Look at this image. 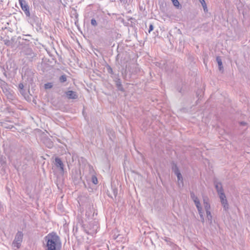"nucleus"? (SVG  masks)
I'll list each match as a JSON object with an SVG mask.
<instances>
[{
	"label": "nucleus",
	"mask_w": 250,
	"mask_h": 250,
	"mask_svg": "<svg viewBox=\"0 0 250 250\" xmlns=\"http://www.w3.org/2000/svg\"><path fill=\"white\" fill-rule=\"evenodd\" d=\"M173 4V5L176 7H179L180 6L179 2L178 0H171Z\"/></svg>",
	"instance_id": "nucleus-12"
},
{
	"label": "nucleus",
	"mask_w": 250,
	"mask_h": 250,
	"mask_svg": "<svg viewBox=\"0 0 250 250\" xmlns=\"http://www.w3.org/2000/svg\"><path fill=\"white\" fill-rule=\"evenodd\" d=\"M45 240L46 242L45 250H60L61 243L59 237L55 232L47 234Z\"/></svg>",
	"instance_id": "nucleus-1"
},
{
	"label": "nucleus",
	"mask_w": 250,
	"mask_h": 250,
	"mask_svg": "<svg viewBox=\"0 0 250 250\" xmlns=\"http://www.w3.org/2000/svg\"><path fill=\"white\" fill-rule=\"evenodd\" d=\"M216 188L219 194V197L221 201L222 205L224 207L226 208H228L227 201L226 198V196L223 192V189L222 185L221 184L218 183L215 185Z\"/></svg>",
	"instance_id": "nucleus-2"
},
{
	"label": "nucleus",
	"mask_w": 250,
	"mask_h": 250,
	"mask_svg": "<svg viewBox=\"0 0 250 250\" xmlns=\"http://www.w3.org/2000/svg\"><path fill=\"white\" fill-rule=\"evenodd\" d=\"M216 60H217V63L218 64V65L219 66L220 69H221V68L222 67V61H221V59L219 57H217L216 59Z\"/></svg>",
	"instance_id": "nucleus-11"
},
{
	"label": "nucleus",
	"mask_w": 250,
	"mask_h": 250,
	"mask_svg": "<svg viewBox=\"0 0 250 250\" xmlns=\"http://www.w3.org/2000/svg\"><path fill=\"white\" fill-rule=\"evenodd\" d=\"M53 85L51 83H48L44 84V88L45 89H50L52 87Z\"/></svg>",
	"instance_id": "nucleus-13"
},
{
	"label": "nucleus",
	"mask_w": 250,
	"mask_h": 250,
	"mask_svg": "<svg viewBox=\"0 0 250 250\" xmlns=\"http://www.w3.org/2000/svg\"><path fill=\"white\" fill-rule=\"evenodd\" d=\"M19 88L22 89L23 88V85L22 83H20L19 85Z\"/></svg>",
	"instance_id": "nucleus-18"
},
{
	"label": "nucleus",
	"mask_w": 250,
	"mask_h": 250,
	"mask_svg": "<svg viewBox=\"0 0 250 250\" xmlns=\"http://www.w3.org/2000/svg\"><path fill=\"white\" fill-rule=\"evenodd\" d=\"M92 182L94 184H98V179H97V177L95 176H92Z\"/></svg>",
	"instance_id": "nucleus-14"
},
{
	"label": "nucleus",
	"mask_w": 250,
	"mask_h": 250,
	"mask_svg": "<svg viewBox=\"0 0 250 250\" xmlns=\"http://www.w3.org/2000/svg\"><path fill=\"white\" fill-rule=\"evenodd\" d=\"M204 204L206 211L207 217L209 220H210L211 219V215L209 210L210 206L208 203L205 201V200H204Z\"/></svg>",
	"instance_id": "nucleus-6"
},
{
	"label": "nucleus",
	"mask_w": 250,
	"mask_h": 250,
	"mask_svg": "<svg viewBox=\"0 0 250 250\" xmlns=\"http://www.w3.org/2000/svg\"><path fill=\"white\" fill-rule=\"evenodd\" d=\"M191 197L193 200V201L196 205V207L198 209V210L199 211V213L200 214V217L202 219V222H204V218H203V213L202 212V208L200 206L199 200H198V198L196 196H195V195H194V194L193 193H191Z\"/></svg>",
	"instance_id": "nucleus-4"
},
{
	"label": "nucleus",
	"mask_w": 250,
	"mask_h": 250,
	"mask_svg": "<svg viewBox=\"0 0 250 250\" xmlns=\"http://www.w3.org/2000/svg\"><path fill=\"white\" fill-rule=\"evenodd\" d=\"M19 3L21 5V8L24 12L25 15L27 16H29L30 12L29 10V7L26 1L24 0H19Z\"/></svg>",
	"instance_id": "nucleus-5"
},
{
	"label": "nucleus",
	"mask_w": 250,
	"mask_h": 250,
	"mask_svg": "<svg viewBox=\"0 0 250 250\" xmlns=\"http://www.w3.org/2000/svg\"><path fill=\"white\" fill-rule=\"evenodd\" d=\"M175 174H176V175L177 176V178H178V180L179 181L182 180V176L180 171H179V170L177 169L176 170H175Z\"/></svg>",
	"instance_id": "nucleus-9"
},
{
	"label": "nucleus",
	"mask_w": 250,
	"mask_h": 250,
	"mask_svg": "<svg viewBox=\"0 0 250 250\" xmlns=\"http://www.w3.org/2000/svg\"><path fill=\"white\" fill-rule=\"evenodd\" d=\"M55 165L57 167H59L62 171H63V164L60 158H56Z\"/></svg>",
	"instance_id": "nucleus-8"
},
{
	"label": "nucleus",
	"mask_w": 250,
	"mask_h": 250,
	"mask_svg": "<svg viewBox=\"0 0 250 250\" xmlns=\"http://www.w3.org/2000/svg\"><path fill=\"white\" fill-rule=\"evenodd\" d=\"M66 94L69 99H75L78 97L76 93L73 91H68L66 92Z\"/></svg>",
	"instance_id": "nucleus-7"
},
{
	"label": "nucleus",
	"mask_w": 250,
	"mask_h": 250,
	"mask_svg": "<svg viewBox=\"0 0 250 250\" xmlns=\"http://www.w3.org/2000/svg\"><path fill=\"white\" fill-rule=\"evenodd\" d=\"M23 234L21 232H18L13 242L12 245L13 247L16 249H19L21 247V243L22 241Z\"/></svg>",
	"instance_id": "nucleus-3"
},
{
	"label": "nucleus",
	"mask_w": 250,
	"mask_h": 250,
	"mask_svg": "<svg viewBox=\"0 0 250 250\" xmlns=\"http://www.w3.org/2000/svg\"><path fill=\"white\" fill-rule=\"evenodd\" d=\"M60 80L61 81V82H64L66 81V77L65 75H62L60 78Z\"/></svg>",
	"instance_id": "nucleus-15"
},
{
	"label": "nucleus",
	"mask_w": 250,
	"mask_h": 250,
	"mask_svg": "<svg viewBox=\"0 0 250 250\" xmlns=\"http://www.w3.org/2000/svg\"><path fill=\"white\" fill-rule=\"evenodd\" d=\"M91 24L93 26H96L97 24L96 21L94 19L91 20Z\"/></svg>",
	"instance_id": "nucleus-16"
},
{
	"label": "nucleus",
	"mask_w": 250,
	"mask_h": 250,
	"mask_svg": "<svg viewBox=\"0 0 250 250\" xmlns=\"http://www.w3.org/2000/svg\"><path fill=\"white\" fill-rule=\"evenodd\" d=\"M153 30V26L152 24L150 25L149 29V33L152 31Z\"/></svg>",
	"instance_id": "nucleus-17"
},
{
	"label": "nucleus",
	"mask_w": 250,
	"mask_h": 250,
	"mask_svg": "<svg viewBox=\"0 0 250 250\" xmlns=\"http://www.w3.org/2000/svg\"><path fill=\"white\" fill-rule=\"evenodd\" d=\"M200 1L204 8V11L207 10V6L205 0H200Z\"/></svg>",
	"instance_id": "nucleus-10"
}]
</instances>
